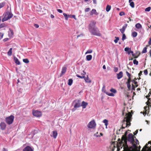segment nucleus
Segmentation results:
<instances>
[{
    "label": "nucleus",
    "instance_id": "37",
    "mask_svg": "<svg viewBox=\"0 0 151 151\" xmlns=\"http://www.w3.org/2000/svg\"><path fill=\"white\" fill-rule=\"evenodd\" d=\"M115 38L116 39L114 40V41L116 43L119 40V37H115Z\"/></svg>",
    "mask_w": 151,
    "mask_h": 151
},
{
    "label": "nucleus",
    "instance_id": "63",
    "mask_svg": "<svg viewBox=\"0 0 151 151\" xmlns=\"http://www.w3.org/2000/svg\"><path fill=\"white\" fill-rule=\"evenodd\" d=\"M148 44L150 45H151V38L150 39V40L148 42Z\"/></svg>",
    "mask_w": 151,
    "mask_h": 151
},
{
    "label": "nucleus",
    "instance_id": "27",
    "mask_svg": "<svg viewBox=\"0 0 151 151\" xmlns=\"http://www.w3.org/2000/svg\"><path fill=\"white\" fill-rule=\"evenodd\" d=\"M5 2H3L0 3V9L3 7L5 4Z\"/></svg>",
    "mask_w": 151,
    "mask_h": 151
},
{
    "label": "nucleus",
    "instance_id": "22",
    "mask_svg": "<svg viewBox=\"0 0 151 151\" xmlns=\"http://www.w3.org/2000/svg\"><path fill=\"white\" fill-rule=\"evenodd\" d=\"M103 122L105 124V125L106 126V128H107V126L108 125V120L106 119H105L103 121Z\"/></svg>",
    "mask_w": 151,
    "mask_h": 151
},
{
    "label": "nucleus",
    "instance_id": "47",
    "mask_svg": "<svg viewBox=\"0 0 151 151\" xmlns=\"http://www.w3.org/2000/svg\"><path fill=\"white\" fill-rule=\"evenodd\" d=\"M5 26L4 23H3L0 25V29Z\"/></svg>",
    "mask_w": 151,
    "mask_h": 151
},
{
    "label": "nucleus",
    "instance_id": "32",
    "mask_svg": "<svg viewBox=\"0 0 151 151\" xmlns=\"http://www.w3.org/2000/svg\"><path fill=\"white\" fill-rule=\"evenodd\" d=\"M147 47H145L143 50L142 52V53H146L147 52Z\"/></svg>",
    "mask_w": 151,
    "mask_h": 151
},
{
    "label": "nucleus",
    "instance_id": "60",
    "mask_svg": "<svg viewBox=\"0 0 151 151\" xmlns=\"http://www.w3.org/2000/svg\"><path fill=\"white\" fill-rule=\"evenodd\" d=\"M150 95H151V93L150 92L149 93H148V95L147 96H146V97L147 98H148V97H149L150 96Z\"/></svg>",
    "mask_w": 151,
    "mask_h": 151
},
{
    "label": "nucleus",
    "instance_id": "36",
    "mask_svg": "<svg viewBox=\"0 0 151 151\" xmlns=\"http://www.w3.org/2000/svg\"><path fill=\"white\" fill-rule=\"evenodd\" d=\"M127 26V24H125L123 26L122 29L124 30H125L126 29V28Z\"/></svg>",
    "mask_w": 151,
    "mask_h": 151
},
{
    "label": "nucleus",
    "instance_id": "56",
    "mask_svg": "<svg viewBox=\"0 0 151 151\" xmlns=\"http://www.w3.org/2000/svg\"><path fill=\"white\" fill-rule=\"evenodd\" d=\"M133 145V147H135L136 146V145L134 143V142H133L132 143H131Z\"/></svg>",
    "mask_w": 151,
    "mask_h": 151
},
{
    "label": "nucleus",
    "instance_id": "59",
    "mask_svg": "<svg viewBox=\"0 0 151 151\" xmlns=\"http://www.w3.org/2000/svg\"><path fill=\"white\" fill-rule=\"evenodd\" d=\"M136 142H135L134 141V142H135L137 144H139V142L138 140L137 139H136Z\"/></svg>",
    "mask_w": 151,
    "mask_h": 151
},
{
    "label": "nucleus",
    "instance_id": "16",
    "mask_svg": "<svg viewBox=\"0 0 151 151\" xmlns=\"http://www.w3.org/2000/svg\"><path fill=\"white\" fill-rule=\"evenodd\" d=\"M14 59L16 64L18 65H19L20 64V62L19 61V60L17 58H16L15 56H14Z\"/></svg>",
    "mask_w": 151,
    "mask_h": 151
},
{
    "label": "nucleus",
    "instance_id": "29",
    "mask_svg": "<svg viewBox=\"0 0 151 151\" xmlns=\"http://www.w3.org/2000/svg\"><path fill=\"white\" fill-rule=\"evenodd\" d=\"M127 53L129 55L131 53H132V56H134V55L133 53V52L131 50V49L128 51Z\"/></svg>",
    "mask_w": 151,
    "mask_h": 151
},
{
    "label": "nucleus",
    "instance_id": "52",
    "mask_svg": "<svg viewBox=\"0 0 151 151\" xmlns=\"http://www.w3.org/2000/svg\"><path fill=\"white\" fill-rule=\"evenodd\" d=\"M34 26L36 28H38L39 27V25L38 24H34Z\"/></svg>",
    "mask_w": 151,
    "mask_h": 151
},
{
    "label": "nucleus",
    "instance_id": "62",
    "mask_svg": "<svg viewBox=\"0 0 151 151\" xmlns=\"http://www.w3.org/2000/svg\"><path fill=\"white\" fill-rule=\"evenodd\" d=\"M151 99H148V100L147 101V103H148L149 104L150 103V102H151Z\"/></svg>",
    "mask_w": 151,
    "mask_h": 151
},
{
    "label": "nucleus",
    "instance_id": "1",
    "mask_svg": "<svg viewBox=\"0 0 151 151\" xmlns=\"http://www.w3.org/2000/svg\"><path fill=\"white\" fill-rule=\"evenodd\" d=\"M132 114L130 112L126 114L125 116L124 117V122H126V126L130 125L131 123L130 122L132 120Z\"/></svg>",
    "mask_w": 151,
    "mask_h": 151
},
{
    "label": "nucleus",
    "instance_id": "15",
    "mask_svg": "<svg viewBox=\"0 0 151 151\" xmlns=\"http://www.w3.org/2000/svg\"><path fill=\"white\" fill-rule=\"evenodd\" d=\"M88 104L87 103L85 102L84 101H83L82 102L81 104V106H82L83 107V109H85L86 108Z\"/></svg>",
    "mask_w": 151,
    "mask_h": 151
},
{
    "label": "nucleus",
    "instance_id": "7",
    "mask_svg": "<svg viewBox=\"0 0 151 151\" xmlns=\"http://www.w3.org/2000/svg\"><path fill=\"white\" fill-rule=\"evenodd\" d=\"M134 138H136L132 133L129 134L128 135L127 140L131 143H132L133 142H134Z\"/></svg>",
    "mask_w": 151,
    "mask_h": 151
},
{
    "label": "nucleus",
    "instance_id": "55",
    "mask_svg": "<svg viewBox=\"0 0 151 151\" xmlns=\"http://www.w3.org/2000/svg\"><path fill=\"white\" fill-rule=\"evenodd\" d=\"M57 11L58 12H59L60 13H62L63 12L62 11L61 9H57Z\"/></svg>",
    "mask_w": 151,
    "mask_h": 151
},
{
    "label": "nucleus",
    "instance_id": "64",
    "mask_svg": "<svg viewBox=\"0 0 151 151\" xmlns=\"http://www.w3.org/2000/svg\"><path fill=\"white\" fill-rule=\"evenodd\" d=\"M8 38H5L3 40V41L4 42H6L8 40Z\"/></svg>",
    "mask_w": 151,
    "mask_h": 151
},
{
    "label": "nucleus",
    "instance_id": "35",
    "mask_svg": "<svg viewBox=\"0 0 151 151\" xmlns=\"http://www.w3.org/2000/svg\"><path fill=\"white\" fill-rule=\"evenodd\" d=\"M110 91H111L114 93H116V90L115 89L113 88L111 89Z\"/></svg>",
    "mask_w": 151,
    "mask_h": 151
},
{
    "label": "nucleus",
    "instance_id": "34",
    "mask_svg": "<svg viewBox=\"0 0 151 151\" xmlns=\"http://www.w3.org/2000/svg\"><path fill=\"white\" fill-rule=\"evenodd\" d=\"M63 15L64 16L65 19L66 20H68V15L67 14L65 13H63Z\"/></svg>",
    "mask_w": 151,
    "mask_h": 151
},
{
    "label": "nucleus",
    "instance_id": "8",
    "mask_svg": "<svg viewBox=\"0 0 151 151\" xmlns=\"http://www.w3.org/2000/svg\"><path fill=\"white\" fill-rule=\"evenodd\" d=\"M96 124L94 121L93 120L90 122L88 124V127L89 128H92L96 126Z\"/></svg>",
    "mask_w": 151,
    "mask_h": 151
},
{
    "label": "nucleus",
    "instance_id": "23",
    "mask_svg": "<svg viewBox=\"0 0 151 151\" xmlns=\"http://www.w3.org/2000/svg\"><path fill=\"white\" fill-rule=\"evenodd\" d=\"M137 35V32L134 31L132 32V36L134 37H136Z\"/></svg>",
    "mask_w": 151,
    "mask_h": 151
},
{
    "label": "nucleus",
    "instance_id": "39",
    "mask_svg": "<svg viewBox=\"0 0 151 151\" xmlns=\"http://www.w3.org/2000/svg\"><path fill=\"white\" fill-rule=\"evenodd\" d=\"M106 94L109 96H114V94L112 93H109L107 92L106 93Z\"/></svg>",
    "mask_w": 151,
    "mask_h": 151
},
{
    "label": "nucleus",
    "instance_id": "12",
    "mask_svg": "<svg viewBox=\"0 0 151 151\" xmlns=\"http://www.w3.org/2000/svg\"><path fill=\"white\" fill-rule=\"evenodd\" d=\"M0 127L2 130H4L6 129V124L4 122H1L0 124Z\"/></svg>",
    "mask_w": 151,
    "mask_h": 151
},
{
    "label": "nucleus",
    "instance_id": "17",
    "mask_svg": "<svg viewBox=\"0 0 151 151\" xmlns=\"http://www.w3.org/2000/svg\"><path fill=\"white\" fill-rule=\"evenodd\" d=\"M66 68L65 67H63L61 71V73L60 75V76H62L66 72Z\"/></svg>",
    "mask_w": 151,
    "mask_h": 151
},
{
    "label": "nucleus",
    "instance_id": "53",
    "mask_svg": "<svg viewBox=\"0 0 151 151\" xmlns=\"http://www.w3.org/2000/svg\"><path fill=\"white\" fill-rule=\"evenodd\" d=\"M127 84V87L128 88L129 90H130L131 87L130 84Z\"/></svg>",
    "mask_w": 151,
    "mask_h": 151
},
{
    "label": "nucleus",
    "instance_id": "14",
    "mask_svg": "<svg viewBox=\"0 0 151 151\" xmlns=\"http://www.w3.org/2000/svg\"><path fill=\"white\" fill-rule=\"evenodd\" d=\"M123 77V72L120 71L117 74V78L118 79H119Z\"/></svg>",
    "mask_w": 151,
    "mask_h": 151
},
{
    "label": "nucleus",
    "instance_id": "58",
    "mask_svg": "<svg viewBox=\"0 0 151 151\" xmlns=\"http://www.w3.org/2000/svg\"><path fill=\"white\" fill-rule=\"evenodd\" d=\"M93 4H97L96 0H93Z\"/></svg>",
    "mask_w": 151,
    "mask_h": 151
},
{
    "label": "nucleus",
    "instance_id": "21",
    "mask_svg": "<svg viewBox=\"0 0 151 151\" xmlns=\"http://www.w3.org/2000/svg\"><path fill=\"white\" fill-rule=\"evenodd\" d=\"M92 58V56L91 55H88L86 56V59L88 61H90L91 60Z\"/></svg>",
    "mask_w": 151,
    "mask_h": 151
},
{
    "label": "nucleus",
    "instance_id": "11",
    "mask_svg": "<svg viewBox=\"0 0 151 151\" xmlns=\"http://www.w3.org/2000/svg\"><path fill=\"white\" fill-rule=\"evenodd\" d=\"M23 151H33V149L29 146H27L23 149Z\"/></svg>",
    "mask_w": 151,
    "mask_h": 151
},
{
    "label": "nucleus",
    "instance_id": "51",
    "mask_svg": "<svg viewBox=\"0 0 151 151\" xmlns=\"http://www.w3.org/2000/svg\"><path fill=\"white\" fill-rule=\"evenodd\" d=\"M125 14V13L123 12H121L119 13V15L121 16L124 15Z\"/></svg>",
    "mask_w": 151,
    "mask_h": 151
},
{
    "label": "nucleus",
    "instance_id": "13",
    "mask_svg": "<svg viewBox=\"0 0 151 151\" xmlns=\"http://www.w3.org/2000/svg\"><path fill=\"white\" fill-rule=\"evenodd\" d=\"M93 14H95L96 15L98 14V13L97 12L96 10L94 9H92L90 12V15H92Z\"/></svg>",
    "mask_w": 151,
    "mask_h": 151
},
{
    "label": "nucleus",
    "instance_id": "6",
    "mask_svg": "<svg viewBox=\"0 0 151 151\" xmlns=\"http://www.w3.org/2000/svg\"><path fill=\"white\" fill-rule=\"evenodd\" d=\"M73 104L74 105V108H79L81 106V101L79 100H75Z\"/></svg>",
    "mask_w": 151,
    "mask_h": 151
},
{
    "label": "nucleus",
    "instance_id": "45",
    "mask_svg": "<svg viewBox=\"0 0 151 151\" xmlns=\"http://www.w3.org/2000/svg\"><path fill=\"white\" fill-rule=\"evenodd\" d=\"M126 73L127 74V76H128L129 78H131L130 76H131V75L127 71L126 72Z\"/></svg>",
    "mask_w": 151,
    "mask_h": 151
},
{
    "label": "nucleus",
    "instance_id": "49",
    "mask_svg": "<svg viewBox=\"0 0 151 151\" xmlns=\"http://www.w3.org/2000/svg\"><path fill=\"white\" fill-rule=\"evenodd\" d=\"M90 9L89 8H86L85 10V11L86 12H88L89 11H90Z\"/></svg>",
    "mask_w": 151,
    "mask_h": 151
},
{
    "label": "nucleus",
    "instance_id": "10",
    "mask_svg": "<svg viewBox=\"0 0 151 151\" xmlns=\"http://www.w3.org/2000/svg\"><path fill=\"white\" fill-rule=\"evenodd\" d=\"M96 22L94 20H92L91 21L89 25V30L91 29L94 28L96 27L95 25L96 24Z\"/></svg>",
    "mask_w": 151,
    "mask_h": 151
},
{
    "label": "nucleus",
    "instance_id": "9",
    "mask_svg": "<svg viewBox=\"0 0 151 151\" xmlns=\"http://www.w3.org/2000/svg\"><path fill=\"white\" fill-rule=\"evenodd\" d=\"M32 114L34 116L37 117H39L42 115L41 112L37 110L33 111Z\"/></svg>",
    "mask_w": 151,
    "mask_h": 151
},
{
    "label": "nucleus",
    "instance_id": "43",
    "mask_svg": "<svg viewBox=\"0 0 151 151\" xmlns=\"http://www.w3.org/2000/svg\"><path fill=\"white\" fill-rule=\"evenodd\" d=\"M131 81V78H129L127 80V82L126 83L130 84Z\"/></svg>",
    "mask_w": 151,
    "mask_h": 151
},
{
    "label": "nucleus",
    "instance_id": "3",
    "mask_svg": "<svg viewBox=\"0 0 151 151\" xmlns=\"http://www.w3.org/2000/svg\"><path fill=\"white\" fill-rule=\"evenodd\" d=\"M124 144L123 145V147H124V149L125 151H135L134 150L132 147H129L128 145L127 144V140L125 139L124 140Z\"/></svg>",
    "mask_w": 151,
    "mask_h": 151
},
{
    "label": "nucleus",
    "instance_id": "54",
    "mask_svg": "<svg viewBox=\"0 0 151 151\" xmlns=\"http://www.w3.org/2000/svg\"><path fill=\"white\" fill-rule=\"evenodd\" d=\"M3 36V34L2 33H0V40L2 39Z\"/></svg>",
    "mask_w": 151,
    "mask_h": 151
},
{
    "label": "nucleus",
    "instance_id": "38",
    "mask_svg": "<svg viewBox=\"0 0 151 151\" xmlns=\"http://www.w3.org/2000/svg\"><path fill=\"white\" fill-rule=\"evenodd\" d=\"M76 76L78 77L79 78H81V79H82V78H84L85 77V76H79V75H78V74H77L76 75Z\"/></svg>",
    "mask_w": 151,
    "mask_h": 151
},
{
    "label": "nucleus",
    "instance_id": "44",
    "mask_svg": "<svg viewBox=\"0 0 151 151\" xmlns=\"http://www.w3.org/2000/svg\"><path fill=\"white\" fill-rule=\"evenodd\" d=\"M130 50V48L128 47H126L124 49V50L126 52H128Z\"/></svg>",
    "mask_w": 151,
    "mask_h": 151
},
{
    "label": "nucleus",
    "instance_id": "24",
    "mask_svg": "<svg viewBox=\"0 0 151 151\" xmlns=\"http://www.w3.org/2000/svg\"><path fill=\"white\" fill-rule=\"evenodd\" d=\"M12 48H10L8 52H7V54H8V55L9 56H11L12 55Z\"/></svg>",
    "mask_w": 151,
    "mask_h": 151
},
{
    "label": "nucleus",
    "instance_id": "4",
    "mask_svg": "<svg viewBox=\"0 0 151 151\" xmlns=\"http://www.w3.org/2000/svg\"><path fill=\"white\" fill-rule=\"evenodd\" d=\"M91 33L93 35L100 36L101 34L97 27H96L89 30Z\"/></svg>",
    "mask_w": 151,
    "mask_h": 151
},
{
    "label": "nucleus",
    "instance_id": "33",
    "mask_svg": "<svg viewBox=\"0 0 151 151\" xmlns=\"http://www.w3.org/2000/svg\"><path fill=\"white\" fill-rule=\"evenodd\" d=\"M130 3V5L132 8H134V3L133 2H131Z\"/></svg>",
    "mask_w": 151,
    "mask_h": 151
},
{
    "label": "nucleus",
    "instance_id": "28",
    "mask_svg": "<svg viewBox=\"0 0 151 151\" xmlns=\"http://www.w3.org/2000/svg\"><path fill=\"white\" fill-rule=\"evenodd\" d=\"M23 62L26 63H28L29 62V61L28 59H24L23 60Z\"/></svg>",
    "mask_w": 151,
    "mask_h": 151
},
{
    "label": "nucleus",
    "instance_id": "20",
    "mask_svg": "<svg viewBox=\"0 0 151 151\" xmlns=\"http://www.w3.org/2000/svg\"><path fill=\"white\" fill-rule=\"evenodd\" d=\"M135 27L138 29H140L142 28V25L139 23H138L136 24H135Z\"/></svg>",
    "mask_w": 151,
    "mask_h": 151
},
{
    "label": "nucleus",
    "instance_id": "48",
    "mask_svg": "<svg viewBox=\"0 0 151 151\" xmlns=\"http://www.w3.org/2000/svg\"><path fill=\"white\" fill-rule=\"evenodd\" d=\"M120 32H121V33L122 34H124V32L125 31V30L122 29V28L121 29H120Z\"/></svg>",
    "mask_w": 151,
    "mask_h": 151
},
{
    "label": "nucleus",
    "instance_id": "19",
    "mask_svg": "<svg viewBox=\"0 0 151 151\" xmlns=\"http://www.w3.org/2000/svg\"><path fill=\"white\" fill-rule=\"evenodd\" d=\"M84 79L85 81L87 83H91V81L88 78V76H87V77H85Z\"/></svg>",
    "mask_w": 151,
    "mask_h": 151
},
{
    "label": "nucleus",
    "instance_id": "61",
    "mask_svg": "<svg viewBox=\"0 0 151 151\" xmlns=\"http://www.w3.org/2000/svg\"><path fill=\"white\" fill-rule=\"evenodd\" d=\"M86 72H84V71H83V73H82L81 74L83 76H85V75L86 74Z\"/></svg>",
    "mask_w": 151,
    "mask_h": 151
},
{
    "label": "nucleus",
    "instance_id": "26",
    "mask_svg": "<svg viewBox=\"0 0 151 151\" xmlns=\"http://www.w3.org/2000/svg\"><path fill=\"white\" fill-rule=\"evenodd\" d=\"M111 6H109V5H107L106 7V11L107 12H108L110 11V10L111 9Z\"/></svg>",
    "mask_w": 151,
    "mask_h": 151
},
{
    "label": "nucleus",
    "instance_id": "25",
    "mask_svg": "<svg viewBox=\"0 0 151 151\" xmlns=\"http://www.w3.org/2000/svg\"><path fill=\"white\" fill-rule=\"evenodd\" d=\"M68 84L69 86H71L72 85L73 82V80L72 79H70L68 80Z\"/></svg>",
    "mask_w": 151,
    "mask_h": 151
},
{
    "label": "nucleus",
    "instance_id": "31",
    "mask_svg": "<svg viewBox=\"0 0 151 151\" xmlns=\"http://www.w3.org/2000/svg\"><path fill=\"white\" fill-rule=\"evenodd\" d=\"M126 39V37L125 35L124 34H122V40L123 41H124Z\"/></svg>",
    "mask_w": 151,
    "mask_h": 151
},
{
    "label": "nucleus",
    "instance_id": "50",
    "mask_svg": "<svg viewBox=\"0 0 151 151\" xmlns=\"http://www.w3.org/2000/svg\"><path fill=\"white\" fill-rule=\"evenodd\" d=\"M144 74L147 75L148 74V71L147 70H145L144 71Z\"/></svg>",
    "mask_w": 151,
    "mask_h": 151
},
{
    "label": "nucleus",
    "instance_id": "41",
    "mask_svg": "<svg viewBox=\"0 0 151 151\" xmlns=\"http://www.w3.org/2000/svg\"><path fill=\"white\" fill-rule=\"evenodd\" d=\"M150 9L151 7L150 6L146 8L145 10L146 12H149L150 11Z\"/></svg>",
    "mask_w": 151,
    "mask_h": 151
},
{
    "label": "nucleus",
    "instance_id": "42",
    "mask_svg": "<svg viewBox=\"0 0 151 151\" xmlns=\"http://www.w3.org/2000/svg\"><path fill=\"white\" fill-rule=\"evenodd\" d=\"M92 50H88L87 52H86L85 54H87L88 53H91L92 52Z\"/></svg>",
    "mask_w": 151,
    "mask_h": 151
},
{
    "label": "nucleus",
    "instance_id": "30",
    "mask_svg": "<svg viewBox=\"0 0 151 151\" xmlns=\"http://www.w3.org/2000/svg\"><path fill=\"white\" fill-rule=\"evenodd\" d=\"M147 144L145 146V147H144L142 150L141 151H146V148H148L149 147H147Z\"/></svg>",
    "mask_w": 151,
    "mask_h": 151
},
{
    "label": "nucleus",
    "instance_id": "2",
    "mask_svg": "<svg viewBox=\"0 0 151 151\" xmlns=\"http://www.w3.org/2000/svg\"><path fill=\"white\" fill-rule=\"evenodd\" d=\"M13 14L10 12H7L4 13L3 16L4 18L2 19V21L3 22L6 21L9 19L11 18L13 16Z\"/></svg>",
    "mask_w": 151,
    "mask_h": 151
},
{
    "label": "nucleus",
    "instance_id": "46",
    "mask_svg": "<svg viewBox=\"0 0 151 151\" xmlns=\"http://www.w3.org/2000/svg\"><path fill=\"white\" fill-rule=\"evenodd\" d=\"M118 68L117 67H114V71L115 72H117L118 70Z\"/></svg>",
    "mask_w": 151,
    "mask_h": 151
},
{
    "label": "nucleus",
    "instance_id": "5",
    "mask_svg": "<svg viewBox=\"0 0 151 151\" xmlns=\"http://www.w3.org/2000/svg\"><path fill=\"white\" fill-rule=\"evenodd\" d=\"M14 116L13 115H11L7 117L5 119L6 123L9 125L12 124L14 121Z\"/></svg>",
    "mask_w": 151,
    "mask_h": 151
},
{
    "label": "nucleus",
    "instance_id": "18",
    "mask_svg": "<svg viewBox=\"0 0 151 151\" xmlns=\"http://www.w3.org/2000/svg\"><path fill=\"white\" fill-rule=\"evenodd\" d=\"M57 132L56 131H53L52 132V134L51 136L53 137L54 138H56L57 135Z\"/></svg>",
    "mask_w": 151,
    "mask_h": 151
},
{
    "label": "nucleus",
    "instance_id": "40",
    "mask_svg": "<svg viewBox=\"0 0 151 151\" xmlns=\"http://www.w3.org/2000/svg\"><path fill=\"white\" fill-rule=\"evenodd\" d=\"M133 63L134 64L137 65L138 64V62L137 60L136 59H134L133 61Z\"/></svg>",
    "mask_w": 151,
    "mask_h": 151
},
{
    "label": "nucleus",
    "instance_id": "57",
    "mask_svg": "<svg viewBox=\"0 0 151 151\" xmlns=\"http://www.w3.org/2000/svg\"><path fill=\"white\" fill-rule=\"evenodd\" d=\"M138 132V130H137L134 133V135H136L137 133Z\"/></svg>",
    "mask_w": 151,
    "mask_h": 151
}]
</instances>
